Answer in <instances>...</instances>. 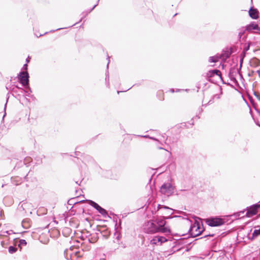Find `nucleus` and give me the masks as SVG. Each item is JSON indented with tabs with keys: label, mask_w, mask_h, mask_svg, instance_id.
<instances>
[{
	"label": "nucleus",
	"mask_w": 260,
	"mask_h": 260,
	"mask_svg": "<svg viewBox=\"0 0 260 260\" xmlns=\"http://www.w3.org/2000/svg\"><path fill=\"white\" fill-rule=\"evenodd\" d=\"M89 204L95 209H96L103 215H105L107 214L106 211L104 209L102 208L100 206H99L94 202L90 201Z\"/></svg>",
	"instance_id": "423d86ee"
},
{
	"label": "nucleus",
	"mask_w": 260,
	"mask_h": 260,
	"mask_svg": "<svg viewBox=\"0 0 260 260\" xmlns=\"http://www.w3.org/2000/svg\"><path fill=\"white\" fill-rule=\"evenodd\" d=\"M260 235V229L259 230H255L252 233V238H254Z\"/></svg>",
	"instance_id": "2eb2a0df"
},
{
	"label": "nucleus",
	"mask_w": 260,
	"mask_h": 260,
	"mask_svg": "<svg viewBox=\"0 0 260 260\" xmlns=\"http://www.w3.org/2000/svg\"><path fill=\"white\" fill-rule=\"evenodd\" d=\"M246 30L248 31H252V30L260 31V26L254 23H252L246 26Z\"/></svg>",
	"instance_id": "1a4fd4ad"
},
{
	"label": "nucleus",
	"mask_w": 260,
	"mask_h": 260,
	"mask_svg": "<svg viewBox=\"0 0 260 260\" xmlns=\"http://www.w3.org/2000/svg\"><path fill=\"white\" fill-rule=\"evenodd\" d=\"M249 15L251 18L254 19H256L259 17L258 11L256 9H250L249 11Z\"/></svg>",
	"instance_id": "9d476101"
},
{
	"label": "nucleus",
	"mask_w": 260,
	"mask_h": 260,
	"mask_svg": "<svg viewBox=\"0 0 260 260\" xmlns=\"http://www.w3.org/2000/svg\"><path fill=\"white\" fill-rule=\"evenodd\" d=\"M249 46H247L246 48L244 49V51H243V54H244V55H245V51L248 50L249 49Z\"/></svg>",
	"instance_id": "412c9836"
},
{
	"label": "nucleus",
	"mask_w": 260,
	"mask_h": 260,
	"mask_svg": "<svg viewBox=\"0 0 260 260\" xmlns=\"http://www.w3.org/2000/svg\"><path fill=\"white\" fill-rule=\"evenodd\" d=\"M215 75L219 77V78H221V73L218 70H211L209 71L208 73H207V77L209 79L214 77Z\"/></svg>",
	"instance_id": "0eeeda50"
},
{
	"label": "nucleus",
	"mask_w": 260,
	"mask_h": 260,
	"mask_svg": "<svg viewBox=\"0 0 260 260\" xmlns=\"http://www.w3.org/2000/svg\"><path fill=\"white\" fill-rule=\"evenodd\" d=\"M22 225L24 228H28L30 226V220L29 219H25L22 222Z\"/></svg>",
	"instance_id": "ddd939ff"
},
{
	"label": "nucleus",
	"mask_w": 260,
	"mask_h": 260,
	"mask_svg": "<svg viewBox=\"0 0 260 260\" xmlns=\"http://www.w3.org/2000/svg\"><path fill=\"white\" fill-rule=\"evenodd\" d=\"M166 221L163 219L158 220L155 225V232L162 233H170V230L169 227L165 226Z\"/></svg>",
	"instance_id": "f257e3e1"
},
{
	"label": "nucleus",
	"mask_w": 260,
	"mask_h": 260,
	"mask_svg": "<svg viewBox=\"0 0 260 260\" xmlns=\"http://www.w3.org/2000/svg\"><path fill=\"white\" fill-rule=\"evenodd\" d=\"M202 231L200 230L199 226L194 225L191 229V235L193 237H196L200 235Z\"/></svg>",
	"instance_id": "9b49d317"
},
{
	"label": "nucleus",
	"mask_w": 260,
	"mask_h": 260,
	"mask_svg": "<svg viewBox=\"0 0 260 260\" xmlns=\"http://www.w3.org/2000/svg\"><path fill=\"white\" fill-rule=\"evenodd\" d=\"M206 222L208 225L211 226L221 225L224 223L223 219L219 218L207 219Z\"/></svg>",
	"instance_id": "7ed1b4c3"
},
{
	"label": "nucleus",
	"mask_w": 260,
	"mask_h": 260,
	"mask_svg": "<svg viewBox=\"0 0 260 260\" xmlns=\"http://www.w3.org/2000/svg\"><path fill=\"white\" fill-rule=\"evenodd\" d=\"M25 161H31V158L30 157L26 158L25 159Z\"/></svg>",
	"instance_id": "4be33fe9"
},
{
	"label": "nucleus",
	"mask_w": 260,
	"mask_h": 260,
	"mask_svg": "<svg viewBox=\"0 0 260 260\" xmlns=\"http://www.w3.org/2000/svg\"><path fill=\"white\" fill-rule=\"evenodd\" d=\"M27 243L25 240H20L19 241V246L20 247V249L22 248L23 246H24L26 245Z\"/></svg>",
	"instance_id": "dca6fc26"
},
{
	"label": "nucleus",
	"mask_w": 260,
	"mask_h": 260,
	"mask_svg": "<svg viewBox=\"0 0 260 260\" xmlns=\"http://www.w3.org/2000/svg\"><path fill=\"white\" fill-rule=\"evenodd\" d=\"M17 251V248L13 246H10L9 248V251L10 253H13Z\"/></svg>",
	"instance_id": "a211bd4d"
},
{
	"label": "nucleus",
	"mask_w": 260,
	"mask_h": 260,
	"mask_svg": "<svg viewBox=\"0 0 260 260\" xmlns=\"http://www.w3.org/2000/svg\"><path fill=\"white\" fill-rule=\"evenodd\" d=\"M22 206L23 207V210H25V212H31V207H32V205L30 203H24L22 204Z\"/></svg>",
	"instance_id": "f8f14e48"
},
{
	"label": "nucleus",
	"mask_w": 260,
	"mask_h": 260,
	"mask_svg": "<svg viewBox=\"0 0 260 260\" xmlns=\"http://www.w3.org/2000/svg\"><path fill=\"white\" fill-rule=\"evenodd\" d=\"M158 240L159 239H158L157 236H156L150 241V243L151 244L158 245L159 244Z\"/></svg>",
	"instance_id": "4468645a"
},
{
	"label": "nucleus",
	"mask_w": 260,
	"mask_h": 260,
	"mask_svg": "<svg viewBox=\"0 0 260 260\" xmlns=\"http://www.w3.org/2000/svg\"><path fill=\"white\" fill-rule=\"evenodd\" d=\"M30 59V58L29 56H28V57L26 58V62H27V63L29 62Z\"/></svg>",
	"instance_id": "5701e85b"
},
{
	"label": "nucleus",
	"mask_w": 260,
	"mask_h": 260,
	"mask_svg": "<svg viewBox=\"0 0 260 260\" xmlns=\"http://www.w3.org/2000/svg\"><path fill=\"white\" fill-rule=\"evenodd\" d=\"M27 64H25L24 65V68L25 70H27Z\"/></svg>",
	"instance_id": "b1692460"
},
{
	"label": "nucleus",
	"mask_w": 260,
	"mask_h": 260,
	"mask_svg": "<svg viewBox=\"0 0 260 260\" xmlns=\"http://www.w3.org/2000/svg\"><path fill=\"white\" fill-rule=\"evenodd\" d=\"M29 75L27 71L22 72L20 73L19 79L23 86H25L28 84Z\"/></svg>",
	"instance_id": "20e7f679"
},
{
	"label": "nucleus",
	"mask_w": 260,
	"mask_h": 260,
	"mask_svg": "<svg viewBox=\"0 0 260 260\" xmlns=\"http://www.w3.org/2000/svg\"><path fill=\"white\" fill-rule=\"evenodd\" d=\"M158 240V242L159 244H161L162 243L166 242L167 241V239L166 238L162 237V236H157Z\"/></svg>",
	"instance_id": "f3484780"
},
{
	"label": "nucleus",
	"mask_w": 260,
	"mask_h": 260,
	"mask_svg": "<svg viewBox=\"0 0 260 260\" xmlns=\"http://www.w3.org/2000/svg\"><path fill=\"white\" fill-rule=\"evenodd\" d=\"M260 207V204L254 205L250 207L246 212V216L247 217H251L257 213V210Z\"/></svg>",
	"instance_id": "39448f33"
},
{
	"label": "nucleus",
	"mask_w": 260,
	"mask_h": 260,
	"mask_svg": "<svg viewBox=\"0 0 260 260\" xmlns=\"http://www.w3.org/2000/svg\"><path fill=\"white\" fill-rule=\"evenodd\" d=\"M232 53V48H226L223 50V53L220 55V58L223 60H226L229 58Z\"/></svg>",
	"instance_id": "6e6552de"
},
{
	"label": "nucleus",
	"mask_w": 260,
	"mask_h": 260,
	"mask_svg": "<svg viewBox=\"0 0 260 260\" xmlns=\"http://www.w3.org/2000/svg\"><path fill=\"white\" fill-rule=\"evenodd\" d=\"M208 236H211V237H213V236H214V234H211V235L210 234V235H209Z\"/></svg>",
	"instance_id": "393cba45"
},
{
	"label": "nucleus",
	"mask_w": 260,
	"mask_h": 260,
	"mask_svg": "<svg viewBox=\"0 0 260 260\" xmlns=\"http://www.w3.org/2000/svg\"><path fill=\"white\" fill-rule=\"evenodd\" d=\"M174 188L170 183L164 184L160 187V191L168 196L171 195L174 192Z\"/></svg>",
	"instance_id": "f03ea898"
},
{
	"label": "nucleus",
	"mask_w": 260,
	"mask_h": 260,
	"mask_svg": "<svg viewBox=\"0 0 260 260\" xmlns=\"http://www.w3.org/2000/svg\"><path fill=\"white\" fill-rule=\"evenodd\" d=\"M209 61L210 62H216L218 61V58L217 57L214 56L210 57L209 58Z\"/></svg>",
	"instance_id": "6ab92c4d"
},
{
	"label": "nucleus",
	"mask_w": 260,
	"mask_h": 260,
	"mask_svg": "<svg viewBox=\"0 0 260 260\" xmlns=\"http://www.w3.org/2000/svg\"><path fill=\"white\" fill-rule=\"evenodd\" d=\"M105 232L106 235H104L103 236H105L106 238H107L109 235H110V232L106 230Z\"/></svg>",
	"instance_id": "aec40b11"
}]
</instances>
